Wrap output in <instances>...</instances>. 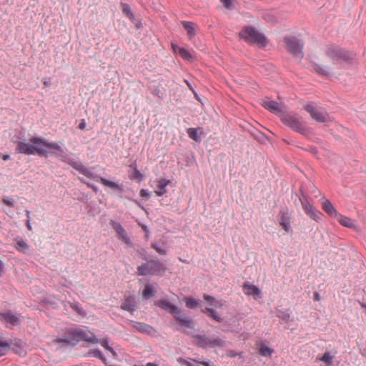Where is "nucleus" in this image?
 <instances>
[{"instance_id": "nucleus-1", "label": "nucleus", "mask_w": 366, "mask_h": 366, "mask_svg": "<svg viewBox=\"0 0 366 366\" xmlns=\"http://www.w3.org/2000/svg\"><path fill=\"white\" fill-rule=\"evenodd\" d=\"M70 341L94 343L97 339L94 333L86 327L81 326L68 329L65 332L64 338L57 340L56 343H69Z\"/></svg>"}, {"instance_id": "nucleus-2", "label": "nucleus", "mask_w": 366, "mask_h": 366, "mask_svg": "<svg viewBox=\"0 0 366 366\" xmlns=\"http://www.w3.org/2000/svg\"><path fill=\"white\" fill-rule=\"evenodd\" d=\"M324 52L333 65H339L352 59L351 53L335 45L327 46L324 49Z\"/></svg>"}, {"instance_id": "nucleus-3", "label": "nucleus", "mask_w": 366, "mask_h": 366, "mask_svg": "<svg viewBox=\"0 0 366 366\" xmlns=\"http://www.w3.org/2000/svg\"><path fill=\"white\" fill-rule=\"evenodd\" d=\"M68 164H70L74 169L79 171L81 174L86 176V177L95 180H99L100 182L105 187H108L113 189H122V187L119 184L114 182L107 180L104 177H99L97 175H95L92 171L86 168L81 162L69 160L68 162Z\"/></svg>"}, {"instance_id": "nucleus-4", "label": "nucleus", "mask_w": 366, "mask_h": 366, "mask_svg": "<svg viewBox=\"0 0 366 366\" xmlns=\"http://www.w3.org/2000/svg\"><path fill=\"white\" fill-rule=\"evenodd\" d=\"M137 274L141 276L157 275L162 276L166 270L164 265L157 260H149L137 267Z\"/></svg>"}, {"instance_id": "nucleus-5", "label": "nucleus", "mask_w": 366, "mask_h": 366, "mask_svg": "<svg viewBox=\"0 0 366 366\" xmlns=\"http://www.w3.org/2000/svg\"><path fill=\"white\" fill-rule=\"evenodd\" d=\"M239 36L249 44H257L262 46L267 44L265 36L251 26H247L242 29L239 33Z\"/></svg>"}, {"instance_id": "nucleus-6", "label": "nucleus", "mask_w": 366, "mask_h": 366, "mask_svg": "<svg viewBox=\"0 0 366 366\" xmlns=\"http://www.w3.org/2000/svg\"><path fill=\"white\" fill-rule=\"evenodd\" d=\"M29 142L33 145L34 154L39 155L47 156V152L42 148V146L63 152L61 147L57 143L49 142L41 137H32L29 139Z\"/></svg>"}, {"instance_id": "nucleus-7", "label": "nucleus", "mask_w": 366, "mask_h": 366, "mask_svg": "<svg viewBox=\"0 0 366 366\" xmlns=\"http://www.w3.org/2000/svg\"><path fill=\"white\" fill-rule=\"evenodd\" d=\"M281 120L285 125L298 133L306 135L309 132L305 123L295 115L283 114L281 115Z\"/></svg>"}, {"instance_id": "nucleus-8", "label": "nucleus", "mask_w": 366, "mask_h": 366, "mask_svg": "<svg viewBox=\"0 0 366 366\" xmlns=\"http://www.w3.org/2000/svg\"><path fill=\"white\" fill-rule=\"evenodd\" d=\"M305 109L310 114L313 119L318 122H327L330 119V117L325 109L314 104L305 105Z\"/></svg>"}, {"instance_id": "nucleus-9", "label": "nucleus", "mask_w": 366, "mask_h": 366, "mask_svg": "<svg viewBox=\"0 0 366 366\" xmlns=\"http://www.w3.org/2000/svg\"><path fill=\"white\" fill-rule=\"evenodd\" d=\"M285 42L287 50L297 57H302L303 42L295 37H285Z\"/></svg>"}, {"instance_id": "nucleus-10", "label": "nucleus", "mask_w": 366, "mask_h": 366, "mask_svg": "<svg viewBox=\"0 0 366 366\" xmlns=\"http://www.w3.org/2000/svg\"><path fill=\"white\" fill-rule=\"evenodd\" d=\"M21 315L20 314H13L9 311L0 312V320L8 327L19 325L21 322Z\"/></svg>"}, {"instance_id": "nucleus-11", "label": "nucleus", "mask_w": 366, "mask_h": 366, "mask_svg": "<svg viewBox=\"0 0 366 366\" xmlns=\"http://www.w3.org/2000/svg\"><path fill=\"white\" fill-rule=\"evenodd\" d=\"M305 212L316 222L321 220L322 214L317 210L307 199H300Z\"/></svg>"}, {"instance_id": "nucleus-12", "label": "nucleus", "mask_w": 366, "mask_h": 366, "mask_svg": "<svg viewBox=\"0 0 366 366\" xmlns=\"http://www.w3.org/2000/svg\"><path fill=\"white\" fill-rule=\"evenodd\" d=\"M280 225L284 229L286 233L291 232V217L287 208H283L280 211Z\"/></svg>"}, {"instance_id": "nucleus-13", "label": "nucleus", "mask_w": 366, "mask_h": 366, "mask_svg": "<svg viewBox=\"0 0 366 366\" xmlns=\"http://www.w3.org/2000/svg\"><path fill=\"white\" fill-rule=\"evenodd\" d=\"M112 228L115 230L118 238L127 244L131 243L130 238L128 237L124 228L119 223L114 221L111 222Z\"/></svg>"}, {"instance_id": "nucleus-14", "label": "nucleus", "mask_w": 366, "mask_h": 366, "mask_svg": "<svg viewBox=\"0 0 366 366\" xmlns=\"http://www.w3.org/2000/svg\"><path fill=\"white\" fill-rule=\"evenodd\" d=\"M242 289L244 295H246L247 296H252L255 300L260 297V290L257 286L251 284L249 282H246L245 283H244Z\"/></svg>"}, {"instance_id": "nucleus-15", "label": "nucleus", "mask_w": 366, "mask_h": 366, "mask_svg": "<svg viewBox=\"0 0 366 366\" xmlns=\"http://www.w3.org/2000/svg\"><path fill=\"white\" fill-rule=\"evenodd\" d=\"M156 305L166 311H168L169 313L172 314L174 317L176 315V314H178V312L180 310L175 305L165 300L157 301L156 302Z\"/></svg>"}, {"instance_id": "nucleus-16", "label": "nucleus", "mask_w": 366, "mask_h": 366, "mask_svg": "<svg viewBox=\"0 0 366 366\" xmlns=\"http://www.w3.org/2000/svg\"><path fill=\"white\" fill-rule=\"evenodd\" d=\"M16 151L19 153L31 155L34 154V150L33 149V145L30 142H18L16 143Z\"/></svg>"}, {"instance_id": "nucleus-17", "label": "nucleus", "mask_w": 366, "mask_h": 366, "mask_svg": "<svg viewBox=\"0 0 366 366\" xmlns=\"http://www.w3.org/2000/svg\"><path fill=\"white\" fill-rule=\"evenodd\" d=\"M182 24L187 31L188 38L192 40L197 34V30L199 29L198 26L192 21H182Z\"/></svg>"}, {"instance_id": "nucleus-18", "label": "nucleus", "mask_w": 366, "mask_h": 366, "mask_svg": "<svg viewBox=\"0 0 366 366\" xmlns=\"http://www.w3.org/2000/svg\"><path fill=\"white\" fill-rule=\"evenodd\" d=\"M174 318L182 327L188 329H192L194 327V324L193 320L189 317H183L181 315V310L178 312V314H176Z\"/></svg>"}, {"instance_id": "nucleus-19", "label": "nucleus", "mask_w": 366, "mask_h": 366, "mask_svg": "<svg viewBox=\"0 0 366 366\" xmlns=\"http://www.w3.org/2000/svg\"><path fill=\"white\" fill-rule=\"evenodd\" d=\"M322 208L331 217L335 218L336 216H338L339 212L334 207L331 202L327 199H322Z\"/></svg>"}, {"instance_id": "nucleus-20", "label": "nucleus", "mask_w": 366, "mask_h": 366, "mask_svg": "<svg viewBox=\"0 0 366 366\" xmlns=\"http://www.w3.org/2000/svg\"><path fill=\"white\" fill-rule=\"evenodd\" d=\"M171 183L169 179H166L164 178H160L157 180V190L155 191V194L161 197L165 194L167 192V189H166L167 186Z\"/></svg>"}, {"instance_id": "nucleus-21", "label": "nucleus", "mask_w": 366, "mask_h": 366, "mask_svg": "<svg viewBox=\"0 0 366 366\" xmlns=\"http://www.w3.org/2000/svg\"><path fill=\"white\" fill-rule=\"evenodd\" d=\"M262 105L267 110L274 114H280L282 112V106L277 102L272 100L264 101Z\"/></svg>"}, {"instance_id": "nucleus-22", "label": "nucleus", "mask_w": 366, "mask_h": 366, "mask_svg": "<svg viewBox=\"0 0 366 366\" xmlns=\"http://www.w3.org/2000/svg\"><path fill=\"white\" fill-rule=\"evenodd\" d=\"M121 307L122 310H127L130 312H134L136 308L135 298L132 296L127 297Z\"/></svg>"}, {"instance_id": "nucleus-23", "label": "nucleus", "mask_w": 366, "mask_h": 366, "mask_svg": "<svg viewBox=\"0 0 366 366\" xmlns=\"http://www.w3.org/2000/svg\"><path fill=\"white\" fill-rule=\"evenodd\" d=\"M335 219H337V220L341 225H342L345 227H348V228H354L355 227L354 221L352 219H350L346 216H344L339 213L338 216H336Z\"/></svg>"}, {"instance_id": "nucleus-24", "label": "nucleus", "mask_w": 366, "mask_h": 366, "mask_svg": "<svg viewBox=\"0 0 366 366\" xmlns=\"http://www.w3.org/2000/svg\"><path fill=\"white\" fill-rule=\"evenodd\" d=\"M313 68L317 74L326 76L329 74L330 71L333 69L335 67L329 64H324L322 66H320L319 64H315Z\"/></svg>"}, {"instance_id": "nucleus-25", "label": "nucleus", "mask_w": 366, "mask_h": 366, "mask_svg": "<svg viewBox=\"0 0 366 366\" xmlns=\"http://www.w3.org/2000/svg\"><path fill=\"white\" fill-rule=\"evenodd\" d=\"M335 354L330 352H325L322 357H317V360L323 362L326 366H332Z\"/></svg>"}, {"instance_id": "nucleus-26", "label": "nucleus", "mask_w": 366, "mask_h": 366, "mask_svg": "<svg viewBox=\"0 0 366 366\" xmlns=\"http://www.w3.org/2000/svg\"><path fill=\"white\" fill-rule=\"evenodd\" d=\"M202 130V129H196V128H189L187 131V133L189 138L193 139L195 142H201V138L198 134V130ZM204 132L202 131L200 132V134H203Z\"/></svg>"}, {"instance_id": "nucleus-27", "label": "nucleus", "mask_w": 366, "mask_h": 366, "mask_svg": "<svg viewBox=\"0 0 366 366\" xmlns=\"http://www.w3.org/2000/svg\"><path fill=\"white\" fill-rule=\"evenodd\" d=\"M16 244L14 246L15 249L21 253H26L29 245L28 244L22 239H18L16 240Z\"/></svg>"}, {"instance_id": "nucleus-28", "label": "nucleus", "mask_w": 366, "mask_h": 366, "mask_svg": "<svg viewBox=\"0 0 366 366\" xmlns=\"http://www.w3.org/2000/svg\"><path fill=\"white\" fill-rule=\"evenodd\" d=\"M203 298L210 306H214L217 307H222L223 306V303L221 301L217 300L214 297L209 295L204 294L203 295Z\"/></svg>"}, {"instance_id": "nucleus-29", "label": "nucleus", "mask_w": 366, "mask_h": 366, "mask_svg": "<svg viewBox=\"0 0 366 366\" xmlns=\"http://www.w3.org/2000/svg\"><path fill=\"white\" fill-rule=\"evenodd\" d=\"M202 312L207 314L210 317H212L215 321L220 322L222 321L221 317L217 314V312L212 309V308H205L203 309Z\"/></svg>"}, {"instance_id": "nucleus-30", "label": "nucleus", "mask_w": 366, "mask_h": 366, "mask_svg": "<svg viewBox=\"0 0 366 366\" xmlns=\"http://www.w3.org/2000/svg\"><path fill=\"white\" fill-rule=\"evenodd\" d=\"M10 350L20 356H24L26 354L23 345H9Z\"/></svg>"}, {"instance_id": "nucleus-31", "label": "nucleus", "mask_w": 366, "mask_h": 366, "mask_svg": "<svg viewBox=\"0 0 366 366\" xmlns=\"http://www.w3.org/2000/svg\"><path fill=\"white\" fill-rule=\"evenodd\" d=\"M258 351L259 354L263 357H270L273 352V350L268 347L267 345H259Z\"/></svg>"}, {"instance_id": "nucleus-32", "label": "nucleus", "mask_w": 366, "mask_h": 366, "mask_svg": "<svg viewBox=\"0 0 366 366\" xmlns=\"http://www.w3.org/2000/svg\"><path fill=\"white\" fill-rule=\"evenodd\" d=\"M134 327L141 332L150 333L153 331L152 327L144 323L136 322Z\"/></svg>"}, {"instance_id": "nucleus-33", "label": "nucleus", "mask_w": 366, "mask_h": 366, "mask_svg": "<svg viewBox=\"0 0 366 366\" xmlns=\"http://www.w3.org/2000/svg\"><path fill=\"white\" fill-rule=\"evenodd\" d=\"M184 302H185L186 307L189 309H194L199 306L198 300H197L192 297H185Z\"/></svg>"}, {"instance_id": "nucleus-34", "label": "nucleus", "mask_w": 366, "mask_h": 366, "mask_svg": "<svg viewBox=\"0 0 366 366\" xmlns=\"http://www.w3.org/2000/svg\"><path fill=\"white\" fill-rule=\"evenodd\" d=\"M179 55L185 60H194L192 54L184 48H179Z\"/></svg>"}, {"instance_id": "nucleus-35", "label": "nucleus", "mask_w": 366, "mask_h": 366, "mask_svg": "<svg viewBox=\"0 0 366 366\" xmlns=\"http://www.w3.org/2000/svg\"><path fill=\"white\" fill-rule=\"evenodd\" d=\"M154 294V291L152 289V286L149 285H146L144 290L142 292V295L146 299H149L150 297H153Z\"/></svg>"}, {"instance_id": "nucleus-36", "label": "nucleus", "mask_w": 366, "mask_h": 366, "mask_svg": "<svg viewBox=\"0 0 366 366\" xmlns=\"http://www.w3.org/2000/svg\"><path fill=\"white\" fill-rule=\"evenodd\" d=\"M122 9L123 13L130 19H133L134 16L131 11L130 6L127 4H122Z\"/></svg>"}, {"instance_id": "nucleus-37", "label": "nucleus", "mask_w": 366, "mask_h": 366, "mask_svg": "<svg viewBox=\"0 0 366 366\" xmlns=\"http://www.w3.org/2000/svg\"><path fill=\"white\" fill-rule=\"evenodd\" d=\"M277 317L285 322H288L290 320V314L287 311L280 310L278 312Z\"/></svg>"}, {"instance_id": "nucleus-38", "label": "nucleus", "mask_w": 366, "mask_h": 366, "mask_svg": "<svg viewBox=\"0 0 366 366\" xmlns=\"http://www.w3.org/2000/svg\"><path fill=\"white\" fill-rule=\"evenodd\" d=\"M70 307L75 311L79 315H81V316H85L86 315V312L85 311L77 304H72L71 303L70 304Z\"/></svg>"}, {"instance_id": "nucleus-39", "label": "nucleus", "mask_w": 366, "mask_h": 366, "mask_svg": "<svg viewBox=\"0 0 366 366\" xmlns=\"http://www.w3.org/2000/svg\"><path fill=\"white\" fill-rule=\"evenodd\" d=\"M142 177H143V176H142V173L135 167L132 174L130 176V179L142 180Z\"/></svg>"}, {"instance_id": "nucleus-40", "label": "nucleus", "mask_w": 366, "mask_h": 366, "mask_svg": "<svg viewBox=\"0 0 366 366\" xmlns=\"http://www.w3.org/2000/svg\"><path fill=\"white\" fill-rule=\"evenodd\" d=\"M151 247L156 250V252L161 254V255H165L167 254V250L161 248L158 246V244L156 242H152L151 244Z\"/></svg>"}, {"instance_id": "nucleus-41", "label": "nucleus", "mask_w": 366, "mask_h": 366, "mask_svg": "<svg viewBox=\"0 0 366 366\" xmlns=\"http://www.w3.org/2000/svg\"><path fill=\"white\" fill-rule=\"evenodd\" d=\"M183 362L187 366H196V365H202L204 366H211L208 362H195L194 361V362H189L187 360H184Z\"/></svg>"}, {"instance_id": "nucleus-42", "label": "nucleus", "mask_w": 366, "mask_h": 366, "mask_svg": "<svg viewBox=\"0 0 366 366\" xmlns=\"http://www.w3.org/2000/svg\"><path fill=\"white\" fill-rule=\"evenodd\" d=\"M2 202H3L5 205H6V206H8V207H14V201L12 199H11V198L8 197H4L2 199Z\"/></svg>"}, {"instance_id": "nucleus-43", "label": "nucleus", "mask_w": 366, "mask_h": 366, "mask_svg": "<svg viewBox=\"0 0 366 366\" xmlns=\"http://www.w3.org/2000/svg\"><path fill=\"white\" fill-rule=\"evenodd\" d=\"M9 350V345H0V357L6 355Z\"/></svg>"}, {"instance_id": "nucleus-44", "label": "nucleus", "mask_w": 366, "mask_h": 366, "mask_svg": "<svg viewBox=\"0 0 366 366\" xmlns=\"http://www.w3.org/2000/svg\"><path fill=\"white\" fill-rule=\"evenodd\" d=\"M225 8L227 9H232V0H220Z\"/></svg>"}, {"instance_id": "nucleus-45", "label": "nucleus", "mask_w": 366, "mask_h": 366, "mask_svg": "<svg viewBox=\"0 0 366 366\" xmlns=\"http://www.w3.org/2000/svg\"><path fill=\"white\" fill-rule=\"evenodd\" d=\"M80 180H81V182L86 184L88 187L92 189L94 192H97L98 189H97V188L94 185H93V184H90V183H88V182H86L81 178H80Z\"/></svg>"}, {"instance_id": "nucleus-46", "label": "nucleus", "mask_w": 366, "mask_h": 366, "mask_svg": "<svg viewBox=\"0 0 366 366\" xmlns=\"http://www.w3.org/2000/svg\"><path fill=\"white\" fill-rule=\"evenodd\" d=\"M104 345V348H105V350H107V351L110 352L112 354L113 357H116V356H117L116 352H115L114 351V350H113V349L109 346V345L106 344V345Z\"/></svg>"}, {"instance_id": "nucleus-47", "label": "nucleus", "mask_w": 366, "mask_h": 366, "mask_svg": "<svg viewBox=\"0 0 366 366\" xmlns=\"http://www.w3.org/2000/svg\"><path fill=\"white\" fill-rule=\"evenodd\" d=\"M140 196L142 197H146V198H149V194L147 192V190L142 189H141L140 191Z\"/></svg>"}, {"instance_id": "nucleus-48", "label": "nucleus", "mask_w": 366, "mask_h": 366, "mask_svg": "<svg viewBox=\"0 0 366 366\" xmlns=\"http://www.w3.org/2000/svg\"><path fill=\"white\" fill-rule=\"evenodd\" d=\"M94 355L95 357L100 358L102 360L105 361V359L103 357V356L102 355V354L99 351H98V350L94 351Z\"/></svg>"}, {"instance_id": "nucleus-49", "label": "nucleus", "mask_w": 366, "mask_h": 366, "mask_svg": "<svg viewBox=\"0 0 366 366\" xmlns=\"http://www.w3.org/2000/svg\"><path fill=\"white\" fill-rule=\"evenodd\" d=\"M86 122L83 119L81 120V123L79 124V128L81 130L84 129L85 127H86Z\"/></svg>"}, {"instance_id": "nucleus-50", "label": "nucleus", "mask_w": 366, "mask_h": 366, "mask_svg": "<svg viewBox=\"0 0 366 366\" xmlns=\"http://www.w3.org/2000/svg\"><path fill=\"white\" fill-rule=\"evenodd\" d=\"M179 46L174 44H172V49L173 50L174 52L177 53L178 52L179 53Z\"/></svg>"}, {"instance_id": "nucleus-51", "label": "nucleus", "mask_w": 366, "mask_h": 366, "mask_svg": "<svg viewBox=\"0 0 366 366\" xmlns=\"http://www.w3.org/2000/svg\"><path fill=\"white\" fill-rule=\"evenodd\" d=\"M26 227L28 228V229H29V231H31V230H32V227H31V223H30V220H29V219H26Z\"/></svg>"}, {"instance_id": "nucleus-52", "label": "nucleus", "mask_w": 366, "mask_h": 366, "mask_svg": "<svg viewBox=\"0 0 366 366\" xmlns=\"http://www.w3.org/2000/svg\"><path fill=\"white\" fill-rule=\"evenodd\" d=\"M139 225L146 233H149L148 227L145 224H139Z\"/></svg>"}, {"instance_id": "nucleus-53", "label": "nucleus", "mask_w": 366, "mask_h": 366, "mask_svg": "<svg viewBox=\"0 0 366 366\" xmlns=\"http://www.w3.org/2000/svg\"><path fill=\"white\" fill-rule=\"evenodd\" d=\"M227 355L229 357H234L237 355V354L233 351H229V352H228Z\"/></svg>"}, {"instance_id": "nucleus-54", "label": "nucleus", "mask_w": 366, "mask_h": 366, "mask_svg": "<svg viewBox=\"0 0 366 366\" xmlns=\"http://www.w3.org/2000/svg\"><path fill=\"white\" fill-rule=\"evenodd\" d=\"M314 300L319 301L320 300V295L317 293H315L314 295Z\"/></svg>"}, {"instance_id": "nucleus-55", "label": "nucleus", "mask_w": 366, "mask_h": 366, "mask_svg": "<svg viewBox=\"0 0 366 366\" xmlns=\"http://www.w3.org/2000/svg\"><path fill=\"white\" fill-rule=\"evenodd\" d=\"M9 157H10L9 154H5L3 156L2 159H3V160L6 161V160L9 159Z\"/></svg>"}, {"instance_id": "nucleus-56", "label": "nucleus", "mask_w": 366, "mask_h": 366, "mask_svg": "<svg viewBox=\"0 0 366 366\" xmlns=\"http://www.w3.org/2000/svg\"><path fill=\"white\" fill-rule=\"evenodd\" d=\"M26 215L27 219L30 220V212L29 210H26Z\"/></svg>"}, {"instance_id": "nucleus-57", "label": "nucleus", "mask_w": 366, "mask_h": 366, "mask_svg": "<svg viewBox=\"0 0 366 366\" xmlns=\"http://www.w3.org/2000/svg\"><path fill=\"white\" fill-rule=\"evenodd\" d=\"M146 366H158V365L154 363L149 362L147 364Z\"/></svg>"}, {"instance_id": "nucleus-58", "label": "nucleus", "mask_w": 366, "mask_h": 366, "mask_svg": "<svg viewBox=\"0 0 366 366\" xmlns=\"http://www.w3.org/2000/svg\"><path fill=\"white\" fill-rule=\"evenodd\" d=\"M4 267V264L3 262L0 260V270H1Z\"/></svg>"}, {"instance_id": "nucleus-59", "label": "nucleus", "mask_w": 366, "mask_h": 366, "mask_svg": "<svg viewBox=\"0 0 366 366\" xmlns=\"http://www.w3.org/2000/svg\"><path fill=\"white\" fill-rule=\"evenodd\" d=\"M43 84H44V86H47L49 85V84H48V83H47L46 81H43Z\"/></svg>"}, {"instance_id": "nucleus-60", "label": "nucleus", "mask_w": 366, "mask_h": 366, "mask_svg": "<svg viewBox=\"0 0 366 366\" xmlns=\"http://www.w3.org/2000/svg\"><path fill=\"white\" fill-rule=\"evenodd\" d=\"M0 343H6V342H4L3 340L0 337Z\"/></svg>"}, {"instance_id": "nucleus-61", "label": "nucleus", "mask_w": 366, "mask_h": 366, "mask_svg": "<svg viewBox=\"0 0 366 366\" xmlns=\"http://www.w3.org/2000/svg\"><path fill=\"white\" fill-rule=\"evenodd\" d=\"M146 237L148 238L149 237V233H146Z\"/></svg>"}, {"instance_id": "nucleus-62", "label": "nucleus", "mask_w": 366, "mask_h": 366, "mask_svg": "<svg viewBox=\"0 0 366 366\" xmlns=\"http://www.w3.org/2000/svg\"><path fill=\"white\" fill-rule=\"evenodd\" d=\"M103 343H104V344H106V343H107V341H106V340H105V341H104V342H103Z\"/></svg>"}]
</instances>
